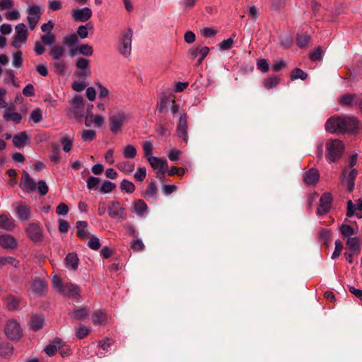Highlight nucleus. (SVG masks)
<instances>
[{"instance_id": "nucleus-14", "label": "nucleus", "mask_w": 362, "mask_h": 362, "mask_svg": "<svg viewBox=\"0 0 362 362\" xmlns=\"http://www.w3.org/2000/svg\"><path fill=\"white\" fill-rule=\"evenodd\" d=\"M72 18L77 22H86L92 16V11L88 7L83 8L74 9L72 11Z\"/></svg>"}, {"instance_id": "nucleus-10", "label": "nucleus", "mask_w": 362, "mask_h": 362, "mask_svg": "<svg viewBox=\"0 0 362 362\" xmlns=\"http://www.w3.org/2000/svg\"><path fill=\"white\" fill-rule=\"evenodd\" d=\"M71 112L76 119H81L84 116V99L81 95H76L72 99Z\"/></svg>"}, {"instance_id": "nucleus-50", "label": "nucleus", "mask_w": 362, "mask_h": 362, "mask_svg": "<svg viewBox=\"0 0 362 362\" xmlns=\"http://www.w3.org/2000/svg\"><path fill=\"white\" fill-rule=\"evenodd\" d=\"M30 119L35 123H39L42 119V112L40 108L33 110L30 115Z\"/></svg>"}, {"instance_id": "nucleus-57", "label": "nucleus", "mask_w": 362, "mask_h": 362, "mask_svg": "<svg viewBox=\"0 0 362 362\" xmlns=\"http://www.w3.org/2000/svg\"><path fill=\"white\" fill-rule=\"evenodd\" d=\"M143 151L144 153L145 157L147 158L150 156H152V151H153V144L151 141H146L143 143L142 145Z\"/></svg>"}, {"instance_id": "nucleus-56", "label": "nucleus", "mask_w": 362, "mask_h": 362, "mask_svg": "<svg viewBox=\"0 0 362 362\" xmlns=\"http://www.w3.org/2000/svg\"><path fill=\"white\" fill-rule=\"evenodd\" d=\"M257 69L262 72H267L269 69V62L265 59H258L257 62Z\"/></svg>"}, {"instance_id": "nucleus-20", "label": "nucleus", "mask_w": 362, "mask_h": 362, "mask_svg": "<svg viewBox=\"0 0 362 362\" xmlns=\"http://www.w3.org/2000/svg\"><path fill=\"white\" fill-rule=\"evenodd\" d=\"M358 100L356 94H345L340 97L339 102L344 107H353L358 103Z\"/></svg>"}, {"instance_id": "nucleus-17", "label": "nucleus", "mask_w": 362, "mask_h": 362, "mask_svg": "<svg viewBox=\"0 0 362 362\" xmlns=\"http://www.w3.org/2000/svg\"><path fill=\"white\" fill-rule=\"evenodd\" d=\"M319 171L315 168H311L303 174V181L308 186L315 185L319 181Z\"/></svg>"}, {"instance_id": "nucleus-26", "label": "nucleus", "mask_w": 362, "mask_h": 362, "mask_svg": "<svg viewBox=\"0 0 362 362\" xmlns=\"http://www.w3.org/2000/svg\"><path fill=\"white\" fill-rule=\"evenodd\" d=\"M107 320V314L102 310H95L92 315V321L95 325H103Z\"/></svg>"}, {"instance_id": "nucleus-47", "label": "nucleus", "mask_w": 362, "mask_h": 362, "mask_svg": "<svg viewBox=\"0 0 362 362\" xmlns=\"http://www.w3.org/2000/svg\"><path fill=\"white\" fill-rule=\"evenodd\" d=\"M89 332L90 329L87 327L81 325L76 329V336L79 339H82L86 337Z\"/></svg>"}, {"instance_id": "nucleus-63", "label": "nucleus", "mask_w": 362, "mask_h": 362, "mask_svg": "<svg viewBox=\"0 0 362 362\" xmlns=\"http://www.w3.org/2000/svg\"><path fill=\"white\" fill-rule=\"evenodd\" d=\"M112 344L113 340L109 338L98 341V346L105 351H109V349Z\"/></svg>"}, {"instance_id": "nucleus-35", "label": "nucleus", "mask_w": 362, "mask_h": 362, "mask_svg": "<svg viewBox=\"0 0 362 362\" xmlns=\"http://www.w3.org/2000/svg\"><path fill=\"white\" fill-rule=\"evenodd\" d=\"M65 49L61 45H54L49 51L52 59L58 60L64 54Z\"/></svg>"}, {"instance_id": "nucleus-44", "label": "nucleus", "mask_w": 362, "mask_h": 362, "mask_svg": "<svg viewBox=\"0 0 362 362\" xmlns=\"http://www.w3.org/2000/svg\"><path fill=\"white\" fill-rule=\"evenodd\" d=\"M122 190L125 191L127 193H132L135 190V186L133 182L123 180L120 184Z\"/></svg>"}, {"instance_id": "nucleus-49", "label": "nucleus", "mask_w": 362, "mask_h": 362, "mask_svg": "<svg viewBox=\"0 0 362 362\" xmlns=\"http://www.w3.org/2000/svg\"><path fill=\"white\" fill-rule=\"evenodd\" d=\"M310 40V35L304 33L297 35V44L300 47H305Z\"/></svg>"}, {"instance_id": "nucleus-62", "label": "nucleus", "mask_w": 362, "mask_h": 362, "mask_svg": "<svg viewBox=\"0 0 362 362\" xmlns=\"http://www.w3.org/2000/svg\"><path fill=\"white\" fill-rule=\"evenodd\" d=\"M78 42V37L75 34L68 35L64 37V43L69 46H74Z\"/></svg>"}, {"instance_id": "nucleus-8", "label": "nucleus", "mask_w": 362, "mask_h": 362, "mask_svg": "<svg viewBox=\"0 0 362 362\" xmlns=\"http://www.w3.org/2000/svg\"><path fill=\"white\" fill-rule=\"evenodd\" d=\"M107 212L110 217L112 218H119L121 220H125L127 218L125 209L117 201H113L109 204Z\"/></svg>"}, {"instance_id": "nucleus-4", "label": "nucleus", "mask_w": 362, "mask_h": 362, "mask_svg": "<svg viewBox=\"0 0 362 362\" xmlns=\"http://www.w3.org/2000/svg\"><path fill=\"white\" fill-rule=\"evenodd\" d=\"M4 332L6 336L11 340H18L23 335L19 323L14 320H8L6 322Z\"/></svg>"}, {"instance_id": "nucleus-48", "label": "nucleus", "mask_w": 362, "mask_h": 362, "mask_svg": "<svg viewBox=\"0 0 362 362\" xmlns=\"http://www.w3.org/2000/svg\"><path fill=\"white\" fill-rule=\"evenodd\" d=\"M340 232L343 237L348 238H351L355 233L354 229L349 225L346 224H343L340 227Z\"/></svg>"}, {"instance_id": "nucleus-12", "label": "nucleus", "mask_w": 362, "mask_h": 362, "mask_svg": "<svg viewBox=\"0 0 362 362\" xmlns=\"http://www.w3.org/2000/svg\"><path fill=\"white\" fill-rule=\"evenodd\" d=\"M358 175V171L356 169L348 170L345 168L341 174V182L346 185L347 190L351 192L354 189L355 180Z\"/></svg>"}, {"instance_id": "nucleus-13", "label": "nucleus", "mask_w": 362, "mask_h": 362, "mask_svg": "<svg viewBox=\"0 0 362 362\" xmlns=\"http://www.w3.org/2000/svg\"><path fill=\"white\" fill-rule=\"evenodd\" d=\"M332 202V194L328 192L324 193L320 199V204L317 211V214L322 216L328 213L331 207Z\"/></svg>"}, {"instance_id": "nucleus-34", "label": "nucleus", "mask_w": 362, "mask_h": 362, "mask_svg": "<svg viewBox=\"0 0 362 362\" xmlns=\"http://www.w3.org/2000/svg\"><path fill=\"white\" fill-rule=\"evenodd\" d=\"M90 120L86 119L85 124L86 127H90L91 123H94L97 127H100L104 123V119L99 115L90 114L89 115Z\"/></svg>"}, {"instance_id": "nucleus-30", "label": "nucleus", "mask_w": 362, "mask_h": 362, "mask_svg": "<svg viewBox=\"0 0 362 362\" xmlns=\"http://www.w3.org/2000/svg\"><path fill=\"white\" fill-rule=\"evenodd\" d=\"M65 264L66 267L70 268L71 269H76L78 265V258L76 253H69L65 259Z\"/></svg>"}, {"instance_id": "nucleus-38", "label": "nucleus", "mask_w": 362, "mask_h": 362, "mask_svg": "<svg viewBox=\"0 0 362 362\" xmlns=\"http://www.w3.org/2000/svg\"><path fill=\"white\" fill-rule=\"evenodd\" d=\"M173 100H170L168 96H162L157 105L159 112H164L167 110L168 107L170 106Z\"/></svg>"}, {"instance_id": "nucleus-27", "label": "nucleus", "mask_w": 362, "mask_h": 362, "mask_svg": "<svg viewBox=\"0 0 362 362\" xmlns=\"http://www.w3.org/2000/svg\"><path fill=\"white\" fill-rule=\"evenodd\" d=\"M89 313V308L86 307L81 308L73 310L69 313L71 319L74 320H82L88 316Z\"/></svg>"}, {"instance_id": "nucleus-6", "label": "nucleus", "mask_w": 362, "mask_h": 362, "mask_svg": "<svg viewBox=\"0 0 362 362\" xmlns=\"http://www.w3.org/2000/svg\"><path fill=\"white\" fill-rule=\"evenodd\" d=\"M128 116L124 112H117L109 117L110 129L113 134L120 132Z\"/></svg>"}, {"instance_id": "nucleus-3", "label": "nucleus", "mask_w": 362, "mask_h": 362, "mask_svg": "<svg viewBox=\"0 0 362 362\" xmlns=\"http://www.w3.org/2000/svg\"><path fill=\"white\" fill-rule=\"evenodd\" d=\"M132 37L133 30L131 28H127L122 33L119 38L117 49L119 52L125 57L131 54Z\"/></svg>"}, {"instance_id": "nucleus-2", "label": "nucleus", "mask_w": 362, "mask_h": 362, "mask_svg": "<svg viewBox=\"0 0 362 362\" xmlns=\"http://www.w3.org/2000/svg\"><path fill=\"white\" fill-rule=\"evenodd\" d=\"M344 151L343 142L337 139H330L326 144V158L332 163H336L342 156Z\"/></svg>"}, {"instance_id": "nucleus-11", "label": "nucleus", "mask_w": 362, "mask_h": 362, "mask_svg": "<svg viewBox=\"0 0 362 362\" xmlns=\"http://www.w3.org/2000/svg\"><path fill=\"white\" fill-rule=\"evenodd\" d=\"M16 35L13 41V46L18 48L22 42H25L28 38V30L24 23H19L15 27Z\"/></svg>"}, {"instance_id": "nucleus-29", "label": "nucleus", "mask_w": 362, "mask_h": 362, "mask_svg": "<svg viewBox=\"0 0 362 362\" xmlns=\"http://www.w3.org/2000/svg\"><path fill=\"white\" fill-rule=\"evenodd\" d=\"M28 139V137L26 132H22L13 137V144L16 147L21 148L25 146Z\"/></svg>"}, {"instance_id": "nucleus-39", "label": "nucleus", "mask_w": 362, "mask_h": 362, "mask_svg": "<svg viewBox=\"0 0 362 362\" xmlns=\"http://www.w3.org/2000/svg\"><path fill=\"white\" fill-rule=\"evenodd\" d=\"M123 156L125 158L132 159L135 158L136 156V148L131 144L126 146L123 148Z\"/></svg>"}, {"instance_id": "nucleus-28", "label": "nucleus", "mask_w": 362, "mask_h": 362, "mask_svg": "<svg viewBox=\"0 0 362 362\" xmlns=\"http://www.w3.org/2000/svg\"><path fill=\"white\" fill-rule=\"evenodd\" d=\"M143 197L146 199H156L158 197V189L155 182H150L145 192L143 194Z\"/></svg>"}, {"instance_id": "nucleus-40", "label": "nucleus", "mask_w": 362, "mask_h": 362, "mask_svg": "<svg viewBox=\"0 0 362 362\" xmlns=\"http://www.w3.org/2000/svg\"><path fill=\"white\" fill-rule=\"evenodd\" d=\"M96 138V132L92 129H83L81 132V139L83 141H92Z\"/></svg>"}, {"instance_id": "nucleus-37", "label": "nucleus", "mask_w": 362, "mask_h": 362, "mask_svg": "<svg viewBox=\"0 0 362 362\" xmlns=\"http://www.w3.org/2000/svg\"><path fill=\"white\" fill-rule=\"evenodd\" d=\"M280 83V78L276 76H272L264 79V86L266 89L269 90L276 87Z\"/></svg>"}, {"instance_id": "nucleus-59", "label": "nucleus", "mask_w": 362, "mask_h": 362, "mask_svg": "<svg viewBox=\"0 0 362 362\" xmlns=\"http://www.w3.org/2000/svg\"><path fill=\"white\" fill-rule=\"evenodd\" d=\"M146 175V168L144 167H139L137 169V171L134 173V177L137 181L142 182L145 179Z\"/></svg>"}, {"instance_id": "nucleus-22", "label": "nucleus", "mask_w": 362, "mask_h": 362, "mask_svg": "<svg viewBox=\"0 0 362 362\" xmlns=\"http://www.w3.org/2000/svg\"><path fill=\"white\" fill-rule=\"evenodd\" d=\"M0 245L4 248H15L17 246L16 239L11 235H2L0 236Z\"/></svg>"}, {"instance_id": "nucleus-32", "label": "nucleus", "mask_w": 362, "mask_h": 362, "mask_svg": "<svg viewBox=\"0 0 362 362\" xmlns=\"http://www.w3.org/2000/svg\"><path fill=\"white\" fill-rule=\"evenodd\" d=\"M13 228L14 223L11 218L4 214L0 215V228L11 231Z\"/></svg>"}, {"instance_id": "nucleus-9", "label": "nucleus", "mask_w": 362, "mask_h": 362, "mask_svg": "<svg viewBox=\"0 0 362 362\" xmlns=\"http://www.w3.org/2000/svg\"><path fill=\"white\" fill-rule=\"evenodd\" d=\"M25 233L27 236L35 243L43 240L42 230L37 223H30L28 225Z\"/></svg>"}, {"instance_id": "nucleus-16", "label": "nucleus", "mask_w": 362, "mask_h": 362, "mask_svg": "<svg viewBox=\"0 0 362 362\" xmlns=\"http://www.w3.org/2000/svg\"><path fill=\"white\" fill-rule=\"evenodd\" d=\"M60 293L68 297L78 298L80 296L81 289L77 285L66 283L62 287Z\"/></svg>"}, {"instance_id": "nucleus-55", "label": "nucleus", "mask_w": 362, "mask_h": 362, "mask_svg": "<svg viewBox=\"0 0 362 362\" xmlns=\"http://www.w3.org/2000/svg\"><path fill=\"white\" fill-rule=\"evenodd\" d=\"M88 246L93 250H98L100 247L99 239L97 237L92 235L88 242Z\"/></svg>"}, {"instance_id": "nucleus-18", "label": "nucleus", "mask_w": 362, "mask_h": 362, "mask_svg": "<svg viewBox=\"0 0 362 362\" xmlns=\"http://www.w3.org/2000/svg\"><path fill=\"white\" fill-rule=\"evenodd\" d=\"M45 325V317L42 315L33 314L30 320V328L34 331L37 332L41 329Z\"/></svg>"}, {"instance_id": "nucleus-23", "label": "nucleus", "mask_w": 362, "mask_h": 362, "mask_svg": "<svg viewBox=\"0 0 362 362\" xmlns=\"http://www.w3.org/2000/svg\"><path fill=\"white\" fill-rule=\"evenodd\" d=\"M6 307L9 310H16L20 308L21 298L9 295L5 298Z\"/></svg>"}, {"instance_id": "nucleus-19", "label": "nucleus", "mask_w": 362, "mask_h": 362, "mask_svg": "<svg viewBox=\"0 0 362 362\" xmlns=\"http://www.w3.org/2000/svg\"><path fill=\"white\" fill-rule=\"evenodd\" d=\"M31 288L36 295L42 296L47 289V281L45 279L34 280L31 285Z\"/></svg>"}, {"instance_id": "nucleus-7", "label": "nucleus", "mask_w": 362, "mask_h": 362, "mask_svg": "<svg viewBox=\"0 0 362 362\" xmlns=\"http://www.w3.org/2000/svg\"><path fill=\"white\" fill-rule=\"evenodd\" d=\"M175 132L177 136L187 144L188 142V124L185 113L180 115Z\"/></svg>"}, {"instance_id": "nucleus-46", "label": "nucleus", "mask_w": 362, "mask_h": 362, "mask_svg": "<svg viewBox=\"0 0 362 362\" xmlns=\"http://www.w3.org/2000/svg\"><path fill=\"white\" fill-rule=\"evenodd\" d=\"M60 150L57 145L54 144L52 148V154L49 156L51 161L54 163H59L60 161L59 158Z\"/></svg>"}, {"instance_id": "nucleus-41", "label": "nucleus", "mask_w": 362, "mask_h": 362, "mask_svg": "<svg viewBox=\"0 0 362 362\" xmlns=\"http://www.w3.org/2000/svg\"><path fill=\"white\" fill-rule=\"evenodd\" d=\"M40 39L43 45L49 46L53 45L56 41L55 35L52 33L42 35Z\"/></svg>"}, {"instance_id": "nucleus-43", "label": "nucleus", "mask_w": 362, "mask_h": 362, "mask_svg": "<svg viewBox=\"0 0 362 362\" xmlns=\"http://www.w3.org/2000/svg\"><path fill=\"white\" fill-rule=\"evenodd\" d=\"M131 247L134 252H140L144 250L145 245L142 240L136 237L132 240Z\"/></svg>"}, {"instance_id": "nucleus-53", "label": "nucleus", "mask_w": 362, "mask_h": 362, "mask_svg": "<svg viewBox=\"0 0 362 362\" xmlns=\"http://www.w3.org/2000/svg\"><path fill=\"white\" fill-rule=\"evenodd\" d=\"M60 142L63 146V150L65 152H69L73 146V140L67 136L63 137L60 139Z\"/></svg>"}, {"instance_id": "nucleus-60", "label": "nucleus", "mask_w": 362, "mask_h": 362, "mask_svg": "<svg viewBox=\"0 0 362 362\" xmlns=\"http://www.w3.org/2000/svg\"><path fill=\"white\" fill-rule=\"evenodd\" d=\"M12 62L16 68H20L22 66V53L21 51H17L13 54Z\"/></svg>"}, {"instance_id": "nucleus-15", "label": "nucleus", "mask_w": 362, "mask_h": 362, "mask_svg": "<svg viewBox=\"0 0 362 362\" xmlns=\"http://www.w3.org/2000/svg\"><path fill=\"white\" fill-rule=\"evenodd\" d=\"M22 189L27 192H32L37 188L35 180L30 176L28 172L23 170L21 182Z\"/></svg>"}, {"instance_id": "nucleus-51", "label": "nucleus", "mask_w": 362, "mask_h": 362, "mask_svg": "<svg viewBox=\"0 0 362 362\" xmlns=\"http://www.w3.org/2000/svg\"><path fill=\"white\" fill-rule=\"evenodd\" d=\"M90 28V29H92L93 27L90 25V23H86V25H81L78 28L77 30V34L79 35V37L82 39H85L88 37V28Z\"/></svg>"}, {"instance_id": "nucleus-33", "label": "nucleus", "mask_w": 362, "mask_h": 362, "mask_svg": "<svg viewBox=\"0 0 362 362\" xmlns=\"http://www.w3.org/2000/svg\"><path fill=\"white\" fill-rule=\"evenodd\" d=\"M4 118L6 120H11L15 124H19L22 119L21 115L18 112H12L11 107L6 109L4 115Z\"/></svg>"}, {"instance_id": "nucleus-64", "label": "nucleus", "mask_w": 362, "mask_h": 362, "mask_svg": "<svg viewBox=\"0 0 362 362\" xmlns=\"http://www.w3.org/2000/svg\"><path fill=\"white\" fill-rule=\"evenodd\" d=\"M48 186L47 185L45 181L40 180L37 184V190L40 195L45 196L48 192Z\"/></svg>"}, {"instance_id": "nucleus-52", "label": "nucleus", "mask_w": 362, "mask_h": 362, "mask_svg": "<svg viewBox=\"0 0 362 362\" xmlns=\"http://www.w3.org/2000/svg\"><path fill=\"white\" fill-rule=\"evenodd\" d=\"M346 246L352 251H356L359 248V240L357 238H349L346 241Z\"/></svg>"}, {"instance_id": "nucleus-31", "label": "nucleus", "mask_w": 362, "mask_h": 362, "mask_svg": "<svg viewBox=\"0 0 362 362\" xmlns=\"http://www.w3.org/2000/svg\"><path fill=\"white\" fill-rule=\"evenodd\" d=\"M18 217L21 221H28L30 215V208L23 204L19 205L16 209Z\"/></svg>"}, {"instance_id": "nucleus-58", "label": "nucleus", "mask_w": 362, "mask_h": 362, "mask_svg": "<svg viewBox=\"0 0 362 362\" xmlns=\"http://www.w3.org/2000/svg\"><path fill=\"white\" fill-rule=\"evenodd\" d=\"M115 187L116 185L110 181H105L100 187V191L103 193H110Z\"/></svg>"}, {"instance_id": "nucleus-5", "label": "nucleus", "mask_w": 362, "mask_h": 362, "mask_svg": "<svg viewBox=\"0 0 362 362\" xmlns=\"http://www.w3.org/2000/svg\"><path fill=\"white\" fill-rule=\"evenodd\" d=\"M26 13H28L27 21L29 24V28L33 30L40 19L42 14L41 8L38 5L32 4L28 7Z\"/></svg>"}, {"instance_id": "nucleus-24", "label": "nucleus", "mask_w": 362, "mask_h": 362, "mask_svg": "<svg viewBox=\"0 0 362 362\" xmlns=\"http://www.w3.org/2000/svg\"><path fill=\"white\" fill-rule=\"evenodd\" d=\"M148 206L145 202L142 199H138L133 204L132 211L139 216H143L144 213L147 211Z\"/></svg>"}, {"instance_id": "nucleus-61", "label": "nucleus", "mask_w": 362, "mask_h": 362, "mask_svg": "<svg viewBox=\"0 0 362 362\" xmlns=\"http://www.w3.org/2000/svg\"><path fill=\"white\" fill-rule=\"evenodd\" d=\"M76 66L78 69H86L89 68V61L85 58L80 57L76 62Z\"/></svg>"}, {"instance_id": "nucleus-36", "label": "nucleus", "mask_w": 362, "mask_h": 362, "mask_svg": "<svg viewBox=\"0 0 362 362\" xmlns=\"http://www.w3.org/2000/svg\"><path fill=\"white\" fill-rule=\"evenodd\" d=\"M117 168L122 172L130 173L134 170V163L130 161H121L117 163Z\"/></svg>"}, {"instance_id": "nucleus-21", "label": "nucleus", "mask_w": 362, "mask_h": 362, "mask_svg": "<svg viewBox=\"0 0 362 362\" xmlns=\"http://www.w3.org/2000/svg\"><path fill=\"white\" fill-rule=\"evenodd\" d=\"M148 161L151 167L157 170L168 168V163L165 159L158 158L155 156H150L148 158Z\"/></svg>"}, {"instance_id": "nucleus-25", "label": "nucleus", "mask_w": 362, "mask_h": 362, "mask_svg": "<svg viewBox=\"0 0 362 362\" xmlns=\"http://www.w3.org/2000/svg\"><path fill=\"white\" fill-rule=\"evenodd\" d=\"M13 354V346L8 342L0 343V357L8 358Z\"/></svg>"}, {"instance_id": "nucleus-54", "label": "nucleus", "mask_w": 362, "mask_h": 362, "mask_svg": "<svg viewBox=\"0 0 362 362\" xmlns=\"http://www.w3.org/2000/svg\"><path fill=\"white\" fill-rule=\"evenodd\" d=\"M201 35L206 38H211L214 37L216 33L217 30L212 28H204L203 29L200 30Z\"/></svg>"}, {"instance_id": "nucleus-42", "label": "nucleus", "mask_w": 362, "mask_h": 362, "mask_svg": "<svg viewBox=\"0 0 362 362\" xmlns=\"http://www.w3.org/2000/svg\"><path fill=\"white\" fill-rule=\"evenodd\" d=\"M308 76V74L303 71L302 69H298V68H296L294 69L291 74V79L292 81H294V80H296V79H301V80H305L306 79Z\"/></svg>"}, {"instance_id": "nucleus-45", "label": "nucleus", "mask_w": 362, "mask_h": 362, "mask_svg": "<svg viewBox=\"0 0 362 362\" xmlns=\"http://www.w3.org/2000/svg\"><path fill=\"white\" fill-rule=\"evenodd\" d=\"M78 50L80 54L84 55L86 57H90L93 53V47L88 44L81 45V46L78 47Z\"/></svg>"}, {"instance_id": "nucleus-1", "label": "nucleus", "mask_w": 362, "mask_h": 362, "mask_svg": "<svg viewBox=\"0 0 362 362\" xmlns=\"http://www.w3.org/2000/svg\"><path fill=\"white\" fill-rule=\"evenodd\" d=\"M358 128V120L354 117H332L325 124L326 131L332 134L355 132Z\"/></svg>"}]
</instances>
